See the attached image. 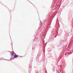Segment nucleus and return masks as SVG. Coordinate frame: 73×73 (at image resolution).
<instances>
[{
	"label": "nucleus",
	"mask_w": 73,
	"mask_h": 73,
	"mask_svg": "<svg viewBox=\"0 0 73 73\" xmlns=\"http://www.w3.org/2000/svg\"><path fill=\"white\" fill-rule=\"evenodd\" d=\"M14 58H16V57H18V56H16V55H14Z\"/></svg>",
	"instance_id": "f257e3e1"
},
{
	"label": "nucleus",
	"mask_w": 73,
	"mask_h": 73,
	"mask_svg": "<svg viewBox=\"0 0 73 73\" xmlns=\"http://www.w3.org/2000/svg\"><path fill=\"white\" fill-rule=\"evenodd\" d=\"M11 56H14V54H13V53H11Z\"/></svg>",
	"instance_id": "f03ea898"
}]
</instances>
